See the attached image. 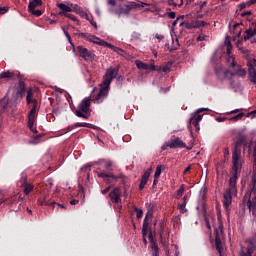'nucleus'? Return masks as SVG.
<instances>
[{"instance_id": "obj_1", "label": "nucleus", "mask_w": 256, "mask_h": 256, "mask_svg": "<svg viewBox=\"0 0 256 256\" xmlns=\"http://www.w3.org/2000/svg\"><path fill=\"white\" fill-rule=\"evenodd\" d=\"M241 140L236 142L232 152V167L230 169L229 189L224 192L223 206L229 209V205L233 202V193H237V179L241 176L243 169V159L241 158Z\"/></svg>"}, {"instance_id": "obj_2", "label": "nucleus", "mask_w": 256, "mask_h": 256, "mask_svg": "<svg viewBox=\"0 0 256 256\" xmlns=\"http://www.w3.org/2000/svg\"><path fill=\"white\" fill-rule=\"evenodd\" d=\"M79 37H82L83 39H86V41H89L90 43H94L95 45H100L101 47H108V49H111L118 55H125V52L123 51V49H121L117 46H113V44H110L105 40H101V38H99L95 35H91V34H87V33H80Z\"/></svg>"}, {"instance_id": "obj_3", "label": "nucleus", "mask_w": 256, "mask_h": 256, "mask_svg": "<svg viewBox=\"0 0 256 256\" xmlns=\"http://www.w3.org/2000/svg\"><path fill=\"white\" fill-rule=\"evenodd\" d=\"M74 113L76 117L89 119L91 117V99L84 98L80 105L77 106V110Z\"/></svg>"}, {"instance_id": "obj_4", "label": "nucleus", "mask_w": 256, "mask_h": 256, "mask_svg": "<svg viewBox=\"0 0 256 256\" xmlns=\"http://www.w3.org/2000/svg\"><path fill=\"white\" fill-rule=\"evenodd\" d=\"M232 69H234V72L229 70L218 71L217 75L219 79H221V81H225V79H231V77H235V75L238 77H245V75H247L245 69L241 68V66L238 64H236L235 68Z\"/></svg>"}, {"instance_id": "obj_5", "label": "nucleus", "mask_w": 256, "mask_h": 256, "mask_svg": "<svg viewBox=\"0 0 256 256\" xmlns=\"http://www.w3.org/2000/svg\"><path fill=\"white\" fill-rule=\"evenodd\" d=\"M136 7H139V4L135 2L120 4L118 7L110 9V13H114L115 15H118V17H121V15H129V13H131L133 9H136Z\"/></svg>"}, {"instance_id": "obj_6", "label": "nucleus", "mask_w": 256, "mask_h": 256, "mask_svg": "<svg viewBox=\"0 0 256 256\" xmlns=\"http://www.w3.org/2000/svg\"><path fill=\"white\" fill-rule=\"evenodd\" d=\"M121 69V65H117L114 68H108L106 70V74L104 76L103 85H107L108 87H111V83L115 77H117V74L119 73V70Z\"/></svg>"}, {"instance_id": "obj_7", "label": "nucleus", "mask_w": 256, "mask_h": 256, "mask_svg": "<svg viewBox=\"0 0 256 256\" xmlns=\"http://www.w3.org/2000/svg\"><path fill=\"white\" fill-rule=\"evenodd\" d=\"M166 145L170 147V149H187V151L193 149V145L187 146L179 137L172 138Z\"/></svg>"}, {"instance_id": "obj_8", "label": "nucleus", "mask_w": 256, "mask_h": 256, "mask_svg": "<svg viewBox=\"0 0 256 256\" xmlns=\"http://www.w3.org/2000/svg\"><path fill=\"white\" fill-rule=\"evenodd\" d=\"M203 111H207V109H197L193 116L190 118V125H193L195 127L196 133H199V131L201 130V128L199 127V122L203 120V115L200 114L203 113Z\"/></svg>"}, {"instance_id": "obj_9", "label": "nucleus", "mask_w": 256, "mask_h": 256, "mask_svg": "<svg viewBox=\"0 0 256 256\" xmlns=\"http://www.w3.org/2000/svg\"><path fill=\"white\" fill-rule=\"evenodd\" d=\"M109 89H111V86H107L102 83L101 88L96 96H93L94 103H103L105 99H107V96L109 95Z\"/></svg>"}, {"instance_id": "obj_10", "label": "nucleus", "mask_w": 256, "mask_h": 256, "mask_svg": "<svg viewBox=\"0 0 256 256\" xmlns=\"http://www.w3.org/2000/svg\"><path fill=\"white\" fill-rule=\"evenodd\" d=\"M77 51L79 53V57L84 59V61H95V53L83 47L82 45L77 46Z\"/></svg>"}, {"instance_id": "obj_11", "label": "nucleus", "mask_w": 256, "mask_h": 256, "mask_svg": "<svg viewBox=\"0 0 256 256\" xmlns=\"http://www.w3.org/2000/svg\"><path fill=\"white\" fill-rule=\"evenodd\" d=\"M98 177H100V179H103V181H105V183H107V185H111V179H113L114 181H117V179H123V174L120 175H115L113 174V172H98Z\"/></svg>"}, {"instance_id": "obj_12", "label": "nucleus", "mask_w": 256, "mask_h": 256, "mask_svg": "<svg viewBox=\"0 0 256 256\" xmlns=\"http://www.w3.org/2000/svg\"><path fill=\"white\" fill-rule=\"evenodd\" d=\"M256 22H253L249 29H247L245 31V35H244V41H249L251 40V43H256Z\"/></svg>"}, {"instance_id": "obj_13", "label": "nucleus", "mask_w": 256, "mask_h": 256, "mask_svg": "<svg viewBox=\"0 0 256 256\" xmlns=\"http://www.w3.org/2000/svg\"><path fill=\"white\" fill-rule=\"evenodd\" d=\"M121 188L116 187L113 190H111V192L109 193V197L112 203H114L115 205H119V203H121Z\"/></svg>"}, {"instance_id": "obj_14", "label": "nucleus", "mask_w": 256, "mask_h": 256, "mask_svg": "<svg viewBox=\"0 0 256 256\" xmlns=\"http://www.w3.org/2000/svg\"><path fill=\"white\" fill-rule=\"evenodd\" d=\"M222 233L223 231L219 232V230L215 228V247L220 256H223V242L221 241Z\"/></svg>"}, {"instance_id": "obj_15", "label": "nucleus", "mask_w": 256, "mask_h": 256, "mask_svg": "<svg viewBox=\"0 0 256 256\" xmlns=\"http://www.w3.org/2000/svg\"><path fill=\"white\" fill-rule=\"evenodd\" d=\"M147 233H149V214L145 216L142 226V237L144 245H147Z\"/></svg>"}, {"instance_id": "obj_16", "label": "nucleus", "mask_w": 256, "mask_h": 256, "mask_svg": "<svg viewBox=\"0 0 256 256\" xmlns=\"http://www.w3.org/2000/svg\"><path fill=\"white\" fill-rule=\"evenodd\" d=\"M149 177H151V168H148L142 175V178L139 184V191H143L145 189V185H147L149 181Z\"/></svg>"}, {"instance_id": "obj_17", "label": "nucleus", "mask_w": 256, "mask_h": 256, "mask_svg": "<svg viewBox=\"0 0 256 256\" xmlns=\"http://www.w3.org/2000/svg\"><path fill=\"white\" fill-rule=\"evenodd\" d=\"M57 204V202L53 201V202H49V196L48 195H44V196H40L38 198V205L41 206H46V207H52L53 209H55V205Z\"/></svg>"}, {"instance_id": "obj_18", "label": "nucleus", "mask_w": 256, "mask_h": 256, "mask_svg": "<svg viewBox=\"0 0 256 256\" xmlns=\"http://www.w3.org/2000/svg\"><path fill=\"white\" fill-rule=\"evenodd\" d=\"M57 7L60 9V12L58 13L60 17H65L68 13H71V5L69 6L65 3H58Z\"/></svg>"}, {"instance_id": "obj_19", "label": "nucleus", "mask_w": 256, "mask_h": 256, "mask_svg": "<svg viewBox=\"0 0 256 256\" xmlns=\"http://www.w3.org/2000/svg\"><path fill=\"white\" fill-rule=\"evenodd\" d=\"M70 8H71V13H77L78 15H80V17H86L87 21H89V18L87 17V12L83 11V8H81L79 5L77 4H70Z\"/></svg>"}, {"instance_id": "obj_20", "label": "nucleus", "mask_w": 256, "mask_h": 256, "mask_svg": "<svg viewBox=\"0 0 256 256\" xmlns=\"http://www.w3.org/2000/svg\"><path fill=\"white\" fill-rule=\"evenodd\" d=\"M0 79H5V81H13L17 79V74L11 71H4L0 73Z\"/></svg>"}, {"instance_id": "obj_21", "label": "nucleus", "mask_w": 256, "mask_h": 256, "mask_svg": "<svg viewBox=\"0 0 256 256\" xmlns=\"http://www.w3.org/2000/svg\"><path fill=\"white\" fill-rule=\"evenodd\" d=\"M148 239L151 243L152 251L158 252L159 251V246L157 245V242L155 241V238H153V231L151 229L149 230Z\"/></svg>"}, {"instance_id": "obj_22", "label": "nucleus", "mask_w": 256, "mask_h": 256, "mask_svg": "<svg viewBox=\"0 0 256 256\" xmlns=\"http://www.w3.org/2000/svg\"><path fill=\"white\" fill-rule=\"evenodd\" d=\"M2 203H6L7 205H14V203H17V196H13L11 198L3 199V193L0 192V205Z\"/></svg>"}, {"instance_id": "obj_23", "label": "nucleus", "mask_w": 256, "mask_h": 256, "mask_svg": "<svg viewBox=\"0 0 256 256\" xmlns=\"http://www.w3.org/2000/svg\"><path fill=\"white\" fill-rule=\"evenodd\" d=\"M7 107H9V98L4 97L0 100V114L5 113Z\"/></svg>"}, {"instance_id": "obj_24", "label": "nucleus", "mask_w": 256, "mask_h": 256, "mask_svg": "<svg viewBox=\"0 0 256 256\" xmlns=\"http://www.w3.org/2000/svg\"><path fill=\"white\" fill-rule=\"evenodd\" d=\"M17 97H23L25 95V82L23 80H19L17 87Z\"/></svg>"}, {"instance_id": "obj_25", "label": "nucleus", "mask_w": 256, "mask_h": 256, "mask_svg": "<svg viewBox=\"0 0 256 256\" xmlns=\"http://www.w3.org/2000/svg\"><path fill=\"white\" fill-rule=\"evenodd\" d=\"M247 207L249 211H253L256 208V195L255 196H248V201H247Z\"/></svg>"}, {"instance_id": "obj_26", "label": "nucleus", "mask_w": 256, "mask_h": 256, "mask_svg": "<svg viewBox=\"0 0 256 256\" xmlns=\"http://www.w3.org/2000/svg\"><path fill=\"white\" fill-rule=\"evenodd\" d=\"M36 119H37V112L30 111L28 114V127H33V125H35Z\"/></svg>"}, {"instance_id": "obj_27", "label": "nucleus", "mask_w": 256, "mask_h": 256, "mask_svg": "<svg viewBox=\"0 0 256 256\" xmlns=\"http://www.w3.org/2000/svg\"><path fill=\"white\" fill-rule=\"evenodd\" d=\"M77 127H88V129L92 128V125L89 123H81V122H77L74 125L68 126L67 127V131H73V129H77Z\"/></svg>"}, {"instance_id": "obj_28", "label": "nucleus", "mask_w": 256, "mask_h": 256, "mask_svg": "<svg viewBox=\"0 0 256 256\" xmlns=\"http://www.w3.org/2000/svg\"><path fill=\"white\" fill-rule=\"evenodd\" d=\"M43 5V0H32L29 2L28 11H33L36 7H41Z\"/></svg>"}, {"instance_id": "obj_29", "label": "nucleus", "mask_w": 256, "mask_h": 256, "mask_svg": "<svg viewBox=\"0 0 256 256\" xmlns=\"http://www.w3.org/2000/svg\"><path fill=\"white\" fill-rule=\"evenodd\" d=\"M248 77H249V81H251V83L256 85V70H255V68H253V67L249 68Z\"/></svg>"}, {"instance_id": "obj_30", "label": "nucleus", "mask_w": 256, "mask_h": 256, "mask_svg": "<svg viewBox=\"0 0 256 256\" xmlns=\"http://www.w3.org/2000/svg\"><path fill=\"white\" fill-rule=\"evenodd\" d=\"M103 162L105 163L104 169L106 170V173H111V171H113V162L111 160H100V163Z\"/></svg>"}, {"instance_id": "obj_31", "label": "nucleus", "mask_w": 256, "mask_h": 256, "mask_svg": "<svg viewBox=\"0 0 256 256\" xmlns=\"http://www.w3.org/2000/svg\"><path fill=\"white\" fill-rule=\"evenodd\" d=\"M256 4V0H249L247 2H242L238 5V7L240 8V11H242V9H247V7H251V5H255Z\"/></svg>"}, {"instance_id": "obj_32", "label": "nucleus", "mask_w": 256, "mask_h": 256, "mask_svg": "<svg viewBox=\"0 0 256 256\" xmlns=\"http://www.w3.org/2000/svg\"><path fill=\"white\" fill-rule=\"evenodd\" d=\"M185 207H187V196H184L182 203L178 204L180 213H187V209H185Z\"/></svg>"}, {"instance_id": "obj_33", "label": "nucleus", "mask_w": 256, "mask_h": 256, "mask_svg": "<svg viewBox=\"0 0 256 256\" xmlns=\"http://www.w3.org/2000/svg\"><path fill=\"white\" fill-rule=\"evenodd\" d=\"M163 169H165L164 165H158L156 167V170L154 173V179H159V177H161V173H162Z\"/></svg>"}, {"instance_id": "obj_34", "label": "nucleus", "mask_w": 256, "mask_h": 256, "mask_svg": "<svg viewBox=\"0 0 256 256\" xmlns=\"http://www.w3.org/2000/svg\"><path fill=\"white\" fill-rule=\"evenodd\" d=\"M227 63L229 67H232V69L237 67V62H235V57L231 55H227Z\"/></svg>"}, {"instance_id": "obj_35", "label": "nucleus", "mask_w": 256, "mask_h": 256, "mask_svg": "<svg viewBox=\"0 0 256 256\" xmlns=\"http://www.w3.org/2000/svg\"><path fill=\"white\" fill-rule=\"evenodd\" d=\"M22 187H23V191L26 195H29V193H31V191H33V189H35V186H33V184H31V183H28Z\"/></svg>"}, {"instance_id": "obj_36", "label": "nucleus", "mask_w": 256, "mask_h": 256, "mask_svg": "<svg viewBox=\"0 0 256 256\" xmlns=\"http://www.w3.org/2000/svg\"><path fill=\"white\" fill-rule=\"evenodd\" d=\"M239 256H253V246L248 247L246 252H240Z\"/></svg>"}, {"instance_id": "obj_37", "label": "nucleus", "mask_w": 256, "mask_h": 256, "mask_svg": "<svg viewBox=\"0 0 256 256\" xmlns=\"http://www.w3.org/2000/svg\"><path fill=\"white\" fill-rule=\"evenodd\" d=\"M250 197H253V196H255L256 195V185H252V188H251V191H250V193H247L245 196H244V201L246 200V199H249V196Z\"/></svg>"}, {"instance_id": "obj_38", "label": "nucleus", "mask_w": 256, "mask_h": 256, "mask_svg": "<svg viewBox=\"0 0 256 256\" xmlns=\"http://www.w3.org/2000/svg\"><path fill=\"white\" fill-rule=\"evenodd\" d=\"M243 117H245V113L241 112V113L237 114L236 116L229 118V121H241V119H243Z\"/></svg>"}, {"instance_id": "obj_39", "label": "nucleus", "mask_w": 256, "mask_h": 256, "mask_svg": "<svg viewBox=\"0 0 256 256\" xmlns=\"http://www.w3.org/2000/svg\"><path fill=\"white\" fill-rule=\"evenodd\" d=\"M225 45L227 47L226 55H231V51H233V45H231V41L226 40Z\"/></svg>"}, {"instance_id": "obj_40", "label": "nucleus", "mask_w": 256, "mask_h": 256, "mask_svg": "<svg viewBox=\"0 0 256 256\" xmlns=\"http://www.w3.org/2000/svg\"><path fill=\"white\" fill-rule=\"evenodd\" d=\"M33 92L31 90L28 91L27 96H26V101L28 105H31L33 103Z\"/></svg>"}, {"instance_id": "obj_41", "label": "nucleus", "mask_w": 256, "mask_h": 256, "mask_svg": "<svg viewBox=\"0 0 256 256\" xmlns=\"http://www.w3.org/2000/svg\"><path fill=\"white\" fill-rule=\"evenodd\" d=\"M136 67H138V69H142L145 71V69H147V63L141 62L139 60L136 61Z\"/></svg>"}, {"instance_id": "obj_42", "label": "nucleus", "mask_w": 256, "mask_h": 256, "mask_svg": "<svg viewBox=\"0 0 256 256\" xmlns=\"http://www.w3.org/2000/svg\"><path fill=\"white\" fill-rule=\"evenodd\" d=\"M183 193H185V188L181 186L176 192V199H181V197H183Z\"/></svg>"}, {"instance_id": "obj_43", "label": "nucleus", "mask_w": 256, "mask_h": 256, "mask_svg": "<svg viewBox=\"0 0 256 256\" xmlns=\"http://www.w3.org/2000/svg\"><path fill=\"white\" fill-rule=\"evenodd\" d=\"M153 209H155V204H149L148 211L146 213V215H148V218L153 217Z\"/></svg>"}, {"instance_id": "obj_44", "label": "nucleus", "mask_w": 256, "mask_h": 256, "mask_svg": "<svg viewBox=\"0 0 256 256\" xmlns=\"http://www.w3.org/2000/svg\"><path fill=\"white\" fill-rule=\"evenodd\" d=\"M29 13H31L32 15H34L35 17H41V15H43V11L41 10H28Z\"/></svg>"}, {"instance_id": "obj_45", "label": "nucleus", "mask_w": 256, "mask_h": 256, "mask_svg": "<svg viewBox=\"0 0 256 256\" xmlns=\"http://www.w3.org/2000/svg\"><path fill=\"white\" fill-rule=\"evenodd\" d=\"M234 33L237 37H241V29H239V23L233 25Z\"/></svg>"}, {"instance_id": "obj_46", "label": "nucleus", "mask_w": 256, "mask_h": 256, "mask_svg": "<svg viewBox=\"0 0 256 256\" xmlns=\"http://www.w3.org/2000/svg\"><path fill=\"white\" fill-rule=\"evenodd\" d=\"M134 211L136 213L137 219H141V217H143V210L142 209H139V208L135 207Z\"/></svg>"}, {"instance_id": "obj_47", "label": "nucleus", "mask_w": 256, "mask_h": 256, "mask_svg": "<svg viewBox=\"0 0 256 256\" xmlns=\"http://www.w3.org/2000/svg\"><path fill=\"white\" fill-rule=\"evenodd\" d=\"M145 71H157V66H155L154 64H146Z\"/></svg>"}, {"instance_id": "obj_48", "label": "nucleus", "mask_w": 256, "mask_h": 256, "mask_svg": "<svg viewBox=\"0 0 256 256\" xmlns=\"http://www.w3.org/2000/svg\"><path fill=\"white\" fill-rule=\"evenodd\" d=\"M30 104H32V109L30 111H34V113H37V105H38L37 99H34Z\"/></svg>"}, {"instance_id": "obj_49", "label": "nucleus", "mask_w": 256, "mask_h": 256, "mask_svg": "<svg viewBox=\"0 0 256 256\" xmlns=\"http://www.w3.org/2000/svg\"><path fill=\"white\" fill-rule=\"evenodd\" d=\"M64 17H67L68 19H71V21H76V23H79V20L73 14L68 13Z\"/></svg>"}, {"instance_id": "obj_50", "label": "nucleus", "mask_w": 256, "mask_h": 256, "mask_svg": "<svg viewBox=\"0 0 256 256\" xmlns=\"http://www.w3.org/2000/svg\"><path fill=\"white\" fill-rule=\"evenodd\" d=\"M29 183H27V176H22L20 179V185L21 187H24L25 185H28Z\"/></svg>"}, {"instance_id": "obj_51", "label": "nucleus", "mask_w": 256, "mask_h": 256, "mask_svg": "<svg viewBox=\"0 0 256 256\" xmlns=\"http://www.w3.org/2000/svg\"><path fill=\"white\" fill-rule=\"evenodd\" d=\"M157 71H162L163 73L169 72L168 66H160L157 68Z\"/></svg>"}, {"instance_id": "obj_52", "label": "nucleus", "mask_w": 256, "mask_h": 256, "mask_svg": "<svg viewBox=\"0 0 256 256\" xmlns=\"http://www.w3.org/2000/svg\"><path fill=\"white\" fill-rule=\"evenodd\" d=\"M207 25V22L200 20L196 21V27H205Z\"/></svg>"}, {"instance_id": "obj_53", "label": "nucleus", "mask_w": 256, "mask_h": 256, "mask_svg": "<svg viewBox=\"0 0 256 256\" xmlns=\"http://www.w3.org/2000/svg\"><path fill=\"white\" fill-rule=\"evenodd\" d=\"M251 15H253V13L250 10L241 13V17H249Z\"/></svg>"}, {"instance_id": "obj_54", "label": "nucleus", "mask_w": 256, "mask_h": 256, "mask_svg": "<svg viewBox=\"0 0 256 256\" xmlns=\"http://www.w3.org/2000/svg\"><path fill=\"white\" fill-rule=\"evenodd\" d=\"M180 27H185L186 29H191V24L189 22H181Z\"/></svg>"}, {"instance_id": "obj_55", "label": "nucleus", "mask_w": 256, "mask_h": 256, "mask_svg": "<svg viewBox=\"0 0 256 256\" xmlns=\"http://www.w3.org/2000/svg\"><path fill=\"white\" fill-rule=\"evenodd\" d=\"M251 183H252V186L256 185V171L255 170L253 171V174H252Z\"/></svg>"}, {"instance_id": "obj_56", "label": "nucleus", "mask_w": 256, "mask_h": 256, "mask_svg": "<svg viewBox=\"0 0 256 256\" xmlns=\"http://www.w3.org/2000/svg\"><path fill=\"white\" fill-rule=\"evenodd\" d=\"M64 33H65V36L67 37L70 45H72V47H73V42L71 41V35H69V32H67V31H64Z\"/></svg>"}, {"instance_id": "obj_57", "label": "nucleus", "mask_w": 256, "mask_h": 256, "mask_svg": "<svg viewBox=\"0 0 256 256\" xmlns=\"http://www.w3.org/2000/svg\"><path fill=\"white\" fill-rule=\"evenodd\" d=\"M111 191V186H108L107 188H105L104 190L101 191L102 195H107V193Z\"/></svg>"}, {"instance_id": "obj_58", "label": "nucleus", "mask_w": 256, "mask_h": 256, "mask_svg": "<svg viewBox=\"0 0 256 256\" xmlns=\"http://www.w3.org/2000/svg\"><path fill=\"white\" fill-rule=\"evenodd\" d=\"M8 9L5 7H0V15H5L7 13Z\"/></svg>"}, {"instance_id": "obj_59", "label": "nucleus", "mask_w": 256, "mask_h": 256, "mask_svg": "<svg viewBox=\"0 0 256 256\" xmlns=\"http://www.w3.org/2000/svg\"><path fill=\"white\" fill-rule=\"evenodd\" d=\"M107 3L108 5H111V7H115V5H117V2L115 0H108Z\"/></svg>"}, {"instance_id": "obj_60", "label": "nucleus", "mask_w": 256, "mask_h": 256, "mask_svg": "<svg viewBox=\"0 0 256 256\" xmlns=\"http://www.w3.org/2000/svg\"><path fill=\"white\" fill-rule=\"evenodd\" d=\"M216 121H218V123H223V121H227V118H225V117H217Z\"/></svg>"}, {"instance_id": "obj_61", "label": "nucleus", "mask_w": 256, "mask_h": 256, "mask_svg": "<svg viewBox=\"0 0 256 256\" xmlns=\"http://www.w3.org/2000/svg\"><path fill=\"white\" fill-rule=\"evenodd\" d=\"M168 17H169L170 19H175V17H176L175 12H169V13H168Z\"/></svg>"}, {"instance_id": "obj_62", "label": "nucleus", "mask_w": 256, "mask_h": 256, "mask_svg": "<svg viewBox=\"0 0 256 256\" xmlns=\"http://www.w3.org/2000/svg\"><path fill=\"white\" fill-rule=\"evenodd\" d=\"M28 127H29L30 131H32V133H35V134L38 133L37 128H35L33 125H32V127L31 126H28Z\"/></svg>"}, {"instance_id": "obj_63", "label": "nucleus", "mask_w": 256, "mask_h": 256, "mask_svg": "<svg viewBox=\"0 0 256 256\" xmlns=\"http://www.w3.org/2000/svg\"><path fill=\"white\" fill-rule=\"evenodd\" d=\"M240 51H241L244 55H249V50H248V49L240 48Z\"/></svg>"}, {"instance_id": "obj_64", "label": "nucleus", "mask_w": 256, "mask_h": 256, "mask_svg": "<svg viewBox=\"0 0 256 256\" xmlns=\"http://www.w3.org/2000/svg\"><path fill=\"white\" fill-rule=\"evenodd\" d=\"M168 5H173L174 7H177V3H175V0H168Z\"/></svg>"}]
</instances>
